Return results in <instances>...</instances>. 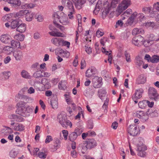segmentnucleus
Listing matches in <instances>:
<instances>
[{
    "label": "nucleus",
    "instance_id": "f257e3e1",
    "mask_svg": "<svg viewBox=\"0 0 159 159\" xmlns=\"http://www.w3.org/2000/svg\"><path fill=\"white\" fill-rule=\"evenodd\" d=\"M97 145L96 141L93 139H87L84 141L83 144L81 146V152L83 154H84L88 149H91L95 147Z\"/></svg>",
    "mask_w": 159,
    "mask_h": 159
},
{
    "label": "nucleus",
    "instance_id": "f03ea898",
    "mask_svg": "<svg viewBox=\"0 0 159 159\" xmlns=\"http://www.w3.org/2000/svg\"><path fill=\"white\" fill-rule=\"evenodd\" d=\"M67 118L65 115L61 114L58 116L59 122L63 127L66 128L69 126L71 128L72 125L71 123L67 119Z\"/></svg>",
    "mask_w": 159,
    "mask_h": 159
},
{
    "label": "nucleus",
    "instance_id": "7ed1b4c3",
    "mask_svg": "<svg viewBox=\"0 0 159 159\" xmlns=\"http://www.w3.org/2000/svg\"><path fill=\"white\" fill-rule=\"evenodd\" d=\"M148 95L149 98L156 101L158 99L159 94L157 90L153 87H150L148 89Z\"/></svg>",
    "mask_w": 159,
    "mask_h": 159
},
{
    "label": "nucleus",
    "instance_id": "20e7f679",
    "mask_svg": "<svg viewBox=\"0 0 159 159\" xmlns=\"http://www.w3.org/2000/svg\"><path fill=\"white\" fill-rule=\"evenodd\" d=\"M17 105L19 108L16 111V113L23 116H26L25 104L21 102L18 103Z\"/></svg>",
    "mask_w": 159,
    "mask_h": 159
},
{
    "label": "nucleus",
    "instance_id": "39448f33",
    "mask_svg": "<svg viewBox=\"0 0 159 159\" xmlns=\"http://www.w3.org/2000/svg\"><path fill=\"white\" fill-rule=\"evenodd\" d=\"M128 132L130 135L136 136L139 132V129L135 125H130L128 128Z\"/></svg>",
    "mask_w": 159,
    "mask_h": 159
},
{
    "label": "nucleus",
    "instance_id": "423d86ee",
    "mask_svg": "<svg viewBox=\"0 0 159 159\" xmlns=\"http://www.w3.org/2000/svg\"><path fill=\"white\" fill-rule=\"evenodd\" d=\"M102 79L101 77L95 76L92 79V82L93 86L95 88H99L102 85Z\"/></svg>",
    "mask_w": 159,
    "mask_h": 159
},
{
    "label": "nucleus",
    "instance_id": "0eeeda50",
    "mask_svg": "<svg viewBox=\"0 0 159 159\" xmlns=\"http://www.w3.org/2000/svg\"><path fill=\"white\" fill-rule=\"evenodd\" d=\"M143 37L141 35H138L133 38L132 39V43L136 46L140 47L142 45V41Z\"/></svg>",
    "mask_w": 159,
    "mask_h": 159
},
{
    "label": "nucleus",
    "instance_id": "6e6552de",
    "mask_svg": "<svg viewBox=\"0 0 159 159\" xmlns=\"http://www.w3.org/2000/svg\"><path fill=\"white\" fill-rule=\"evenodd\" d=\"M13 132L12 129L8 127L4 126L0 131V134L3 137L7 136L9 134Z\"/></svg>",
    "mask_w": 159,
    "mask_h": 159
},
{
    "label": "nucleus",
    "instance_id": "1a4fd4ad",
    "mask_svg": "<svg viewBox=\"0 0 159 159\" xmlns=\"http://www.w3.org/2000/svg\"><path fill=\"white\" fill-rule=\"evenodd\" d=\"M0 40L3 43L8 44L10 43L11 39L8 34H3L0 36Z\"/></svg>",
    "mask_w": 159,
    "mask_h": 159
},
{
    "label": "nucleus",
    "instance_id": "9d476101",
    "mask_svg": "<svg viewBox=\"0 0 159 159\" xmlns=\"http://www.w3.org/2000/svg\"><path fill=\"white\" fill-rule=\"evenodd\" d=\"M143 93V90L142 89H140L136 90L134 95L132 96L133 100H138L140 99L142 96V93Z\"/></svg>",
    "mask_w": 159,
    "mask_h": 159
},
{
    "label": "nucleus",
    "instance_id": "9b49d317",
    "mask_svg": "<svg viewBox=\"0 0 159 159\" xmlns=\"http://www.w3.org/2000/svg\"><path fill=\"white\" fill-rule=\"evenodd\" d=\"M61 14L63 15L60 17L59 22L64 25H66L69 24V21L67 16L65 15L63 13H62Z\"/></svg>",
    "mask_w": 159,
    "mask_h": 159
},
{
    "label": "nucleus",
    "instance_id": "f8f14e48",
    "mask_svg": "<svg viewBox=\"0 0 159 159\" xmlns=\"http://www.w3.org/2000/svg\"><path fill=\"white\" fill-rule=\"evenodd\" d=\"M28 12L29 11L27 10H22L15 14L14 16L16 18H19L22 16L26 15L28 14Z\"/></svg>",
    "mask_w": 159,
    "mask_h": 159
},
{
    "label": "nucleus",
    "instance_id": "ddd939ff",
    "mask_svg": "<svg viewBox=\"0 0 159 159\" xmlns=\"http://www.w3.org/2000/svg\"><path fill=\"white\" fill-rule=\"evenodd\" d=\"M13 55L17 61H20L23 57L22 52L20 50L14 51Z\"/></svg>",
    "mask_w": 159,
    "mask_h": 159
},
{
    "label": "nucleus",
    "instance_id": "4468645a",
    "mask_svg": "<svg viewBox=\"0 0 159 159\" xmlns=\"http://www.w3.org/2000/svg\"><path fill=\"white\" fill-rule=\"evenodd\" d=\"M146 81V78L143 74L139 75L136 80L137 84H144Z\"/></svg>",
    "mask_w": 159,
    "mask_h": 159
},
{
    "label": "nucleus",
    "instance_id": "2eb2a0df",
    "mask_svg": "<svg viewBox=\"0 0 159 159\" xmlns=\"http://www.w3.org/2000/svg\"><path fill=\"white\" fill-rule=\"evenodd\" d=\"M111 7L110 6L109 2H106L103 4V7L104 9L102 11V14L104 15L108 14L109 12Z\"/></svg>",
    "mask_w": 159,
    "mask_h": 159
},
{
    "label": "nucleus",
    "instance_id": "dca6fc26",
    "mask_svg": "<svg viewBox=\"0 0 159 159\" xmlns=\"http://www.w3.org/2000/svg\"><path fill=\"white\" fill-rule=\"evenodd\" d=\"M21 22V21L20 19L14 20L11 22L10 27L13 29L17 28Z\"/></svg>",
    "mask_w": 159,
    "mask_h": 159
},
{
    "label": "nucleus",
    "instance_id": "f3484780",
    "mask_svg": "<svg viewBox=\"0 0 159 159\" xmlns=\"http://www.w3.org/2000/svg\"><path fill=\"white\" fill-rule=\"evenodd\" d=\"M62 39L57 38H53L52 39L51 41L52 43L55 46L59 47L61 46L62 43Z\"/></svg>",
    "mask_w": 159,
    "mask_h": 159
},
{
    "label": "nucleus",
    "instance_id": "a211bd4d",
    "mask_svg": "<svg viewBox=\"0 0 159 159\" xmlns=\"http://www.w3.org/2000/svg\"><path fill=\"white\" fill-rule=\"evenodd\" d=\"M26 30V24L24 23H22V22L20 23L16 29V31L21 33L24 32Z\"/></svg>",
    "mask_w": 159,
    "mask_h": 159
},
{
    "label": "nucleus",
    "instance_id": "6ab92c4d",
    "mask_svg": "<svg viewBox=\"0 0 159 159\" xmlns=\"http://www.w3.org/2000/svg\"><path fill=\"white\" fill-rule=\"evenodd\" d=\"M128 7L123 4L120 3L118 7L116 10L117 16L120 14L123 11L126 9Z\"/></svg>",
    "mask_w": 159,
    "mask_h": 159
},
{
    "label": "nucleus",
    "instance_id": "aec40b11",
    "mask_svg": "<svg viewBox=\"0 0 159 159\" xmlns=\"http://www.w3.org/2000/svg\"><path fill=\"white\" fill-rule=\"evenodd\" d=\"M86 0H77L75 2V7L78 9H80L82 8V6L84 4Z\"/></svg>",
    "mask_w": 159,
    "mask_h": 159
},
{
    "label": "nucleus",
    "instance_id": "412c9836",
    "mask_svg": "<svg viewBox=\"0 0 159 159\" xmlns=\"http://www.w3.org/2000/svg\"><path fill=\"white\" fill-rule=\"evenodd\" d=\"M96 69L94 68H91L88 69L86 71V76L88 77H90L95 74Z\"/></svg>",
    "mask_w": 159,
    "mask_h": 159
},
{
    "label": "nucleus",
    "instance_id": "4be33fe9",
    "mask_svg": "<svg viewBox=\"0 0 159 159\" xmlns=\"http://www.w3.org/2000/svg\"><path fill=\"white\" fill-rule=\"evenodd\" d=\"M9 3L11 4V6L14 7H16L20 5L21 2L20 0H8Z\"/></svg>",
    "mask_w": 159,
    "mask_h": 159
},
{
    "label": "nucleus",
    "instance_id": "5701e85b",
    "mask_svg": "<svg viewBox=\"0 0 159 159\" xmlns=\"http://www.w3.org/2000/svg\"><path fill=\"white\" fill-rule=\"evenodd\" d=\"M135 62L137 67L138 68H139L143 64L142 58L139 56H137L136 57Z\"/></svg>",
    "mask_w": 159,
    "mask_h": 159
},
{
    "label": "nucleus",
    "instance_id": "b1692460",
    "mask_svg": "<svg viewBox=\"0 0 159 159\" xmlns=\"http://www.w3.org/2000/svg\"><path fill=\"white\" fill-rule=\"evenodd\" d=\"M50 102L51 105L53 109H56L58 108V104L57 98L54 97L52 98L50 101Z\"/></svg>",
    "mask_w": 159,
    "mask_h": 159
},
{
    "label": "nucleus",
    "instance_id": "393cba45",
    "mask_svg": "<svg viewBox=\"0 0 159 159\" xmlns=\"http://www.w3.org/2000/svg\"><path fill=\"white\" fill-rule=\"evenodd\" d=\"M65 2V6L69 10L75 9L72 2L69 0H63Z\"/></svg>",
    "mask_w": 159,
    "mask_h": 159
},
{
    "label": "nucleus",
    "instance_id": "a878e982",
    "mask_svg": "<svg viewBox=\"0 0 159 159\" xmlns=\"http://www.w3.org/2000/svg\"><path fill=\"white\" fill-rule=\"evenodd\" d=\"M3 50L7 54H10L11 53L14 52L15 49L14 47L10 46H7L4 48Z\"/></svg>",
    "mask_w": 159,
    "mask_h": 159
},
{
    "label": "nucleus",
    "instance_id": "bb28decb",
    "mask_svg": "<svg viewBox=\"0 0 159 159\" xmlns=\"http://www.w3.org/2000/svg\"><path fill=\"white\" fill-rule=\"evenodd\" d=\"M138 151H145L147 149V147L141 141H139L137 144Z\"/></svg>",
    "mask_w": 159,
    "mask_h": 159
},
{
    "label": "nucleus",
    "instance_id": "cd10ccee",
    "mask_svg": "<svg viewBox=\"0 0 159 159\" xmlns=\"http://www.w3.org/2000/svg\"><path fill=\"white\" fill-rule=\"evenodd\" d=\"M137 13L136 12H134L131 15L130 17L128 20V22L130 25H131L133 23L135 18L137 16Z\"/></svg>",
    "mask_w": 159,
    "mask_h": 159
},
{
    "label": "nucleus",
    "instance_id": "c85d7f7f",
    "mask_svg": "<svg viewBox=\"0 0 159 159\" xmlns=\"http://www.w3.org/2000/svg\"><path fill=\"white\" fill-rule=\"evenodd\" d=\"M10 43H11V46L12 47H14V48H18L22 49L21 47H20V43L19 42L11 40Z\"/></svg>",
    "mask_w": 159,
    "mask_h": 159
},
{
    "label": "nucleus",
    "instance_id": "c756f323",
    "mask_svg": "<svg viewBox=\"0 0 159 159\" xmlns=\"http://www.w3.org/2000/svg\"><path fill=\"white\" fill-rule=\"evenodd\" d=\"M143 32V30L141 28H135L134 29L132 32V34L134 35L139 34Z\"/></svg>",
    "mask_w": 159,
    "mask_h": 159
},
{
    "label": "nucleus",
    "instance_id": "7c9ffc66",
    "mask_svg": "<svg viewBox=\"0 0 159 159\" xmlns=\"http://www.w3.org/2000/svg\"><path fill=\"white\" fill-rule=\"evenodd\" d=\"M14 38L18 41H22L24 39L25 35L23 34H18L14 36Z\"/></svg>",
    "mask_w": 159,
    "mask_h": 159
},
{
    "label": "nucleus",
    "instance_id": "2f4dec72",
    "mask_svg": "<svg viewBox=\"0 0 159 159\" xmlns=\"http://www.w3.org/2000/svg\"><path fill=\"white\" fill-rule=\"evenodd\" d=\"M77 137V135L76 133L74 131L72 132L69 135V139L70 141L73 142L76 139Z\"/></svg>",
    "mask_w": 159,
    "mask_h": 159
},
{
    "label": "nucleus",
    "instance_id": "473e14b6",
    "mask_svg": "<svg viewBox=\"0 0 159 159\" xmlns=\"http://www.w3.org/2000/svg\"><path fill=\"white\" fill-rule=\"evenodd\" d=\"M59 89L61 90H65L66 88V82L65 81H61L59 83Z\"/></svg>",
    "mask_w": 159,
    "mask_h": 159
},
{
    "label": "nucleus",
    "instance_id": "72a5a7b5",
    "mask_svg": "<svg viewBox=\"0 0 159 159\" xmlns=\"http://www.w3.org/2000/svg\"><path fill=\"white\" fill-rule=\"evenodd\" d=\"M25 127L22 124H16V125L14 127V129L16 131H22L24 130Z\"/></svg>",
    "mask_w": 159,
    "mask_h": 159
},
{
    "label": "nucleus",
    "instance_id": "f704fd0d",
    "mask_svg": "<svg viewBox=\"0 0 159 159\" xmlns=\"http://www.w3.org/2000/svg\"><path fill=\"white\" fill-rule=\"evenodd\" d=\"M142 45L145 47H148L151 46L152 44L148 39H144L142 41Z\"/></svg>",
    "mask_w": 159,
    "mask_h": 159
},
{
    "label": "nucleus",
    "instance_id": "c9c22d12",
    "mask_svg": "<svg viewBox=\"0 0 159 159\" xmlns=\"http://www.w3.org/2000/svg\"><path fill=\"white\" fill-rule=\"evenodd\" d=\"M21 75L22 77L24 78L30 79L31 78L30 76L28 73L25 70H22L21 72Z\"/></svg>",
    "mask_w": 159,
    "mask_h": 159
},
{
    "label": "nucleus",
    "instance_id": "e433bc0d",
    "mask_svg": "<svg viewBox=\"0 0 159 159\" xmlns=\"http://www.w3.org/2000/svg\"><path fill=\"white\" fill-rule=\"evenodd\" d=\"M33 76L35 78H39L43 77L42 71L37 69V70L33 74Z\"/></svg>",
    "mask_w": 159,
    "mask_h": 159
},
{
    "label": "nucleus",
    "instance_id": "4c0bfd02",
    "mask_svg": "<svg viewBox=\"0 0 159 159\" xmlns=\"http://www.w3.org/2000/svg\"><path fill=\"white\" fill-rule=\"evenodd\" d=\"M147 102L149 103L148 101L143 100L140 102L138 104L139 107L141 108H144L147 106Z\"/></svg>",
    "mask_w": 159,
    "mask_h": 159
},
{
    "label": "nucleus",
    "instance_id": "58836bf2",
    "mask_svg": "<svg viewBox=\"0 0 159 159\" xmlns=\"http://www.w3.org/2000/svg\"><path fill=\"white\" fill-rule=\"evenodd\" d=\"M33 13H30L29 12L26 15L25 18L27 21H30L32 20L33 17L34 15Z\"/></svg>",
    "mask_w": 159,
    "mask_h": 159
},
{
    "label": "nucleus",
    "instance_id": "ea45409f",
    "mask_svg": "<svg viewBox=\"0 0 159 159\" xmlns=\"http://www.w3.org/2000/svg\"><path fill=\"white\" fill-rule=\"evenodd\" d=\"M151 62L152 63H156L159 62V56L157 55H153L151 57Z\"/></svg>",
    "mask_w": 159,
    "mask_h": 159
},
{
    "label": "nucleus",
    "instance_id": "a19ab883",
    "mask_svg": "<svg viewBox=\"0 0 159 159\" xmlns=\"http://www.w3.org/2000/svg\"><path fill=\"white\" fill-rule=\"evenodd\" d=\"M34 7V5L32 3H26L21 6L22 9L31 8Z\"/></svg>",
    "mask_w": 159,
    "mask_h": 159
},
{
    "label": "nucleus",
    "instance_id": "79ce46f5",
    "mask_svg": "<svg viewBox=\"0 0 159 159\" xmlns=\"http://www.w3.org/2000/svg\"><path fill=\"white\" fill-rule=\"evenodd\" d=\"M137 17L138 20L139 19L141 22H142L146 19V17L142 13L137 14Z\"/></svg>",
    "mask_w": 159,
    "mask_h": 159
},
{
    "label": "nucleus",
    "instance_id": "37998d69",
    "mask_svg": "<svg viewBox=\"0 0 159 159\" xmlns=\"http://www.w3.org/2000/svg\"><path fill=\"white\" fill-rule=\"evenodd\" d=\"M142 12L145 14L151 13V7H144L142 8Z\"/></svg>",
    "mask_w": 159,
    "mask_h": 159
},
{
    "label": "nucleus",
    "instance_id": "c03bdc74",
    "mask_svg": "<svg viewBox=\"0 0 159 159\" xmlns=\"http://www.w3.org/2000/svg\"><path fill=\"white\" fill-rule=\"evenodd\" d=\"M156 37H157V35H155L153 34H151L148 38V40L150 41L152 44L153 43V42L154 41H157Z\"/></svg>",
    "mask_w": 159,
    "mask_h": 159
},
{
    "label": "nucleus",
    "instance_id": "a18cd8bd",
    "mask_svg": "<svg viewBox=\"0 0 159 159\" xmlns=\"http://www.w3.org/2000/svg\"><path fill=\"white\" fill-rule=\"evenodd\" d=\"M105 90L103 89H101L98 90V94L99 97L102 100V98L103 96L102 94L105 95Z\"/></svg>",
    "mask_w": 159,
    "mask_h": 159
},
{
    "label": "nucleus",
    "instance_id": "49530a36",
    "mask_svg": "<svg viewBox=\"0 0 159 159\" xmlns=\"http://www.w3.org/2000/svg\"><path fill=\"white\" fill-rule=\"evenodd\" d=\"M26 108V116L29 115V114L32 112L33 110L32 108L29 106L25 104Z\"/></svg>",
    "mask_w": 159,
    "mask_h": 159
},
{
    "label": "nucleus",
    "instance_id": "de8ad7c7",
    "mask_svg": "<svg viewBox=\"0 0 159 159\" xmlns=\"http://www.w3.org/2000/svg\"><path fill=\"white\" fill-rule=\"evenodd\" d=\"M121 3L123 4L128 7L130 5L131 0H123Z\"/></svg>",
    "mask_w": 159,
    "mask_h": 159
},
{
    "label": "nucleus",
    "instance_id": "09e8293b",
    "mask_svg": "<svg viewBox=\"0 0 159 159\" xmlns=\"http://www.w3.org/2000/svg\"><path fill=\"white\" fill-rule=\"evenodd\" d=\"M35 18L37 20V21L39 22H41L43 20L42 16L39 13H37L35 15Z\"/></svg>",
    "mask_w": 159,
    "mask_h": 159
},
{
    "label": "nucleus",
    "instance_id": "8fccbe9b",
    "mask_svg": "<svg viewBox=\"0 0 159 159\" xmlns=\"http://www.w3.org/2000/svg\"><path fill=\"white\" fill-rule=\"evenodd\" d=\"M17 152L14 150H11L10 152V156L11 157L14 158L16 157L17 155Z\"/></svg>",
    "mask_w": 159,
    "mask_h": 159
},
{
    "label": "nucleus",
    "instance_id": "3c124183",
    "mask_svg": "<svg viewBox=\"0 0 159 159\" xmlns=\"http://www.w3.org/2000/svg\"><path fill=\"white\" fill-rule=\"evenodd\" d=\"M124 54L126 58V60L127 62H130L131 60L130 58V54L126 51L125 52Z\"/></svg>",
    "mask_w": 159,
    "mask_h": 159
},
{
    "label": "nucleus",
    "instance_id": "603ef678",
    "mask_svg": "<svg viewBox=\"0 0 159 159\" xmlns=\"http://www.w3.org/2000/svg\"><path fill=\"white\" fill-rule=\"evenodd\" d=\"M2 74L6 79H8L10 75V71H5L3 72Z\"/></svg>",
    "mask_w": 159,
    "mask_h": 159
},
{
    "label": "nucleus",
    "instance_id": "864d4df0",
    "mask_svg": "<svg viewBox=\"0 0 159 159\" xmlns=\"http://www.w3.org/2000/svg\"><path fill=\"white\" fill-rule=\"evenodd\" d=\"M26 97V96L22 95L19 93L18 95L16 96L17 98L20 99L21 101H23V102H24Z\"/></svg>",
    "mask_w": 159,
    "mask_h": 159
},
{
    "label": "nucleus",
    "instance_id": "5fc2aeb1",
    "mask_svg": "<svg viewBox=\"0 0 159 159\" xmlns=\"http://www.w3.org/2000/svg\"><path fill=\"white\" fill-rule=\"evenodd\" d=\"M62 43L61 46H66L68 48H69L70 45V43L69 42L64 40L62 39Z\"/></svg>",
    "mask_w": 159,
    "mask_h": 159
},
{
    "label": "nucleus",
    "instance_id": "6e6d98bb",
    "mask_svg": "<svg viewBox=\"0 0 159 159\" xmlns=\"http://www.w3.org/2000/svg\"><path fill=\"white\" fill-rule=\"evenodd\" d=\"M120 0H112L111 6L113 8L115 7L116 5L118 4Z\"/></svg>",
    "mask_w": 159,
    "mask_h": 159
},
{
    "label": "nucleus",
    "instance_id": "4d7b16f0",
    "mask_svg": "<svg viewBox=\"0 0 159 159\" xmlns=\"http://www.w3.org/2000/svg\"><path fill=\"white\" fill-rule=\"evenodd\" d=\"M144 114V113L143 111H138L136 112L137 116L140 118H141Z\"/></svg>",
    "mask_w": 159,
    "mask_h": 159
},
{
    "label": "nucleus",
    "instance_id": "13d9d810",
    "mask_svg": "<svg viewBox=\"0 0 159 159\" xmlns=\"http://www.w3.org/2000/svg\"><path fill=\"white\" fill-rule=\"evenodd\" d=\"M25 98L24 102H23L24 104H25V103H26L31 102H32L33 100V99L31 98L28 97L27 96H26Z\"/></svg>",
    "mask_w": 159,
    "mask_h": 159
},
{
    "label": "nucleus",
    "instance_id": "bf43d9fd",
    "mask_svg": "<svg viewBox=\"0 0 159 159\" xmlns=\"http://www.w3.org/2000/svg\"><path fill=\"white\" fill-rule=\"evenodd\" d=\"M70 11L69 13L68 14V16L70 19H73V15L75 14V9Z\"/></svg>",
    "mask_w": 159,
    "mask_h": 159
},
{
    "label": "nucleus",
    "instance_id": "052dcab7",
    "mask_svg": "<svg viewBox=\"0 0 159 159\" xmlns=\"http://www.w3.org/2000/svg\"><path fill=\"white\" fill-rule=\"evenodd\" d=\"M138 155L142 157H144L146 156V152L145 151H139Z\"/></svg>",
    "mask_w": 159,
    "mask_h": 159
},
{
    "label": "nucleus",
    "instance_id": "680f3d73",
    "mask_svg": "<svg viewBox=\"0 0 159 159\" xmlns=\"http://www.w3.org/2000/svg\"><path fill=\"white\" fill-rule=\"evenodd\" d=\"M153 10H155L159 11V2H157L153 4Z\"/></svg>",
    "mask_w": 159,
    "mask_h": 159
},
{
    "label": "nucleus",
    "instance_id": "e2e57ef3",
    "mask_svg": "<svg viewBox=\"0 0 159 159\" xmlns=\"http://www.w3.org/2000/svg\"><path fill=\"white\" fill-rule=\"evenodd\" d=\"M52 140V138L50 135H48L45 140V143H49Z\"/></svg>",
    "mask_w": 159,
    "mask_h": 159
},
{
    "label": "nucleus",
    "instance_id": "0e129e2a",
    "mask_svg": "<svg viewBox=\"0 0 159 159\" xmlns=\"http://www.w3.org/2000/svg\"><path fill=\"white\" fill-rule=\"evenodd\" d=\"M100 3L101 1L98 2V3L96 5L95 10H96L97 11H98L100 10V9L102 7V5L100 4Z\"/></svg>",
    "mask_w": 159,
    "mask_h": 159
},
{
    "label": "nucleus",
    "instance_id": "69168bd1",
    "mask_svg": "<svg viewBox=\"0 0 159 159\" xmlns=\"http://www.w3.org/2000/svg\"><path fill=\"white\" fill-rule=\"evenodd\" d=\"M123 24V21L121 20H119L116 22V25H115V27L116 28L118 26H121Z\"/></svg>",
    "mask_w": 159,
    "mask_h": 159
},
{
    "label": "nucleus",
    "instance_id": "338daca9",
    "mask_svg": "<svg viewBox=\"0 0 159 159\" xmlns=\"http://www.w3.org/2000/svg\"><path fill=\"white\" fill-rule=\"evenodd\" d=\"M62 133L64 138L65 140H66L67 139L68 135V132L66 130H64L62 131Z\"/></svg>",
    "mask_w": 159,
    "mask_h": 159
},
{
    "label": "nucleus",
    "instance_id": "774afa93",
    "mask_svg": "<svg viewBox=\"0 0 159 159\" xmlns=\"http://www.w3.org/2000/svg\"><path fill=\"white\" fill-rule=\"evenodd\" d=\"M47 155L43 152H39L38 154V156L39 158H45Z\"/></svg>",
    "mask_w": 159,
    "mask_h": 159
}]
</instances>
